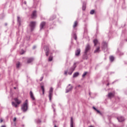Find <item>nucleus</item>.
<instances>
[{"label":"nucleus","instance_id":"nucleus-1","mask_svg":"<svg viewBox=\"0 0 127 127\" xmlns=\"http://www.w3.org/2000/svg\"><path fill=\"white\" fill-rule=\"evenodd\" d=\"M14 100L15 101V102L16 104H15V103H14L13 102H12V103H11L12 105V106H13L15 108H17L18 105L21 103V101L18 100V98H14Z\"/></svg>","mask_w":127,"mask_h":127},{"label":"nucleus","instance_id":"nucleus-2","mask_svg":"<svg viewBox=\"0 0 127 127\" xmlns=\"http://www.w3.org/2000/svg\"><path fill=\"white\" fill-rule=\"evenodd\" d=\"M28 104V101L26 100L25 102L23 104V106H22V110L23 112H26L28 107H27V104Z\"/></svg>","mask_w":127,"mask_h":127},{"label":"nucleus","instance_id":"nucleus-3","mask_svg":"<svg viewBox=\"0 0 127 127\" xmlns=\"http://www.w3.org/2000/svg\"><path fill=\"white\" fill-rule=\"evenodd\" d=\"M36 24V22H30L29 26L30 27L31 31L34 30V28L35 27Z\"/></svg>","mask_w":127,"mask_h":127},{"label":"nucleus","instance_id":"nucleus-4","mask_svg":"<svg viewBox=\"0 0 127 127\" xmlns=\"http://www.w3.org/2000/svg\"><path fill=\"white\" fill-rule=\"evenodd\" d=\"M91 47L89 44H87L85 48L84 54L86 55L87 52L90 50Z\"/></svg>","mask_w":127,"mask_h":127},{"label":"nucleus","instance_id":"nucleus-5","mask_svg":"<svg viewBox=\"0 0 127 127\" xmlns=\"http://www.w3.org/2000/svg\"><path fill=\"white\" fill-rule=\"evenodd\" d=\"M53 88H50V91H49V97L50 101H52V98L53 96Z\"/></svg>","mask_w":127,"mask_h":127},{"label":"nucleus","instance_id":"nucleus-6","mask_svg":"<svg viewBox=\"0 0 127 127\" xmlns=\"http://www.w3.org/2000/svg\"><path fill=\"white\" fill-rule=\"evenodd\" d=\"M45 51H46V56H48L49 55V48L46 46L44 48Z\"/></svg>","mask_w":127,"mask_h":127},{"label":"nucleus","instance_id":"nucleus-7","mask_svg":"<svg viewBox=\"0 0 127 127\" xmlns=\"http://www.w3.org/2000/svg\"><path fill=\"white\" fill-rule=\"evenodd\" d=\"M31 17L32 19L36 18V11L34 10L33 11L32 14L31 15Z\"/></svg>","mask_w":127,"mask_h":127},{"label":"nucleus","instance_id":"nucleus-8","mask_svg":"<svg viewBox=\"0 0 127 127\" xmlns=\"http://www.w3.org/2000/svg\"><path fill=\"white\" fill-rule=\"evenodd\" d=\"M45 25H46V22H42L40 24V29H43L44 26H45Z\"/></svg>","mask_w":127,"mask_h":127},{"label":"nucleus","instance_id":"nucleus-9","mask_svg":"<svg viewBox=\"0 0 127 127\" xmlns=\"http://www.w3.org/2000/svg\"><path fill=\"white\" fill-rule=\"evenodd\" d=\"M80 54V49H77V50H76V51H75V56L78 57V56H79Z\"/></svg>","mask_w":127,"mask_h":127},{"label":"nucleus","instance_id":"nucleus-10","mask_svg":"<svg viewBox=\"0 0 127 127\" xmlns=\"http://www.w3.org/2000/svg\"><path fill=\"white\" fill-rule=\"evenodd\" d=\"M100 48L99 47V46L98 47H96V50H95V51H94V53H98L100 52Z\"/></svg>","mask_w":127,"mask_h":127},{"label":"nucleus","instance_id":"nucleus-11","mask_svg":"<svg viewBox=\"0 0 127 127\" xmlns=\"http://www.w3.org/2000/svg\"><path fill=\"white\" fill-rule=\"evenodd\" d=\"M30 97L32 99V100H35V98L34 97V95H33V93L31 91L30 92Z\"/></svg>","mask_w":127,"mask_h":127},{"label":"nucleus","instance_id":"nucleus-12","mask_svg":"<svg viewBox=\"0 0 127 127\" xmlns=\"http://www.w3.org/2000/svg\"><path fill=\"white\" fill-rule=\"evenodd\" d=\"M72 89V87L69 84L67 88L66 92V93L68 92L69 91H71Z\"/></svg>","mask_w":127,"mask_h":127},{"label":"nucleus","instance_id":"nucleus-13","mask_svg":"<svg viewBox=\"0 0 127 127\" xmlns=\"http://www.w3.org/2000/svg\"><path fill=\"white\" fill-rule=\"evenodd\" d=\"M117 119L118 120V121L120 122H123L124 121V118L122 117H119V118H117Z\"/></svg>","mask_w":127,"mask_h":127},{"label":"nucleus","instance_id":"nucleus-14","mask_svg":"<svg viewBox=\"0 0 127 127\" xmlns=\"http://www.w3.org/2000/svg\"><path fill=\"white\" fill-rule=\"evenodd\" d=\"M93 43L94 44V46H96L99 43V42L97 39H95V40H93Z\"/></svg>","mask_w":127,"mask_h":127},{"label":"nucleus","instance_id":"nucleus-15","mask_svg":"<svg viewBox=\"0 0 127 127\" xmlns=\"http://www.w3.org/2000/svg\"><path fill=\"white\" fill-rule=\"evenodd\" d=\"M114 96V93H110L108 94V97L111 98V97H113Z\"/></svg>","mask_w":127,"mask_h":127},{"label":"nucleus","instance_id":"nucleus-16","mask_svg":"<svg viewBox=\"0 0 127 127\" xmlns=\"http://www.w3.org/2000/svg\"><path fill=\"white\" fill-rule=\"evenodd\" d=\"M32 62H33V59H32V58H30V59H28L27 61V63L29 64Z\"/></svg>","mask_w":127,"mask_h":127},{"label":"nucleus","instance_id":"nucleus-17","mask_svg":"<svg viewBox=\"0 0 127 127\" xmlns=\"http://www.w3.org/2000/svg\"><path fill=\"white\" fill-rule=\"evenodd\" d=\"M77 24H78V22H77V21H75L73 25V27L75 28L77 26Z\"/></svg>","mask_w":127,"mask_h":127},{"label":"nucleus","instance_id":"nucleus-18","mask_svg":"<svg viewBox=\"0 0 127 127\" xmlns=\"http://www.w3.org/2000/svg\"><path fill=\"white\" fill-rule=\"evenodd\" d=\"M70 127H73V118H72V117L71 118Z\"/></svg>","mask_w":127,"mask_h":127},{"label":"nucleus","instance_id":"nucleus-19","mask_svg":"<svg viewBox=\"0 0 127 127\" xmlns=\"http://www.w3.org/2000/svg\"><path fill=\"white\" fill-rule=\"evenodd\" d=\"M41 89H42V92H43V95H44V92H45V89H44V86H42L41 87Z\"/></svg>","mask_w":127,"mask_h":127},{"label":"nucleus","instance_id":"nucleus-20","mask_svg":"<svg viewBox=\"0 0 127 127\" xmlns=\"http://www.w3.org/2000/svg\"><path fill=\"white\" fill-rule=\"evenodd\" d=\"M17 21L19 24L21 22V19H20V17L17 16Z\"/></svg>","mask_w":127,"mask_h":127},{"label":"nucleus","instance_id":"nucleus-21","mask_svg":"<svg viewBox=\"0 0 127 127\" xmlns=\"http://www.w3.org/2000/svg\"><path fill=\"white\" fill-rule=\"evenodd\" d=\"M16 66L17 68H19V67L20 66V63L17 62L16 63Z\"/></svg>","mask_w":127,"mask_h":127},{"label":"nucleus","instance_id":"nucleus-22","mask_svg":"<svg viewBox=\"0 0 127 127\" xmlns=\"http://www.w3.org/2000/svg\"><path fill=\"white\" fill-rule=\"evenodd\" d=\"M103 45L104 47H107V44L106 42H103Z\"/></svg>","mask_w":127,"mask_h":127},{"label":"nucleus","instance_id":"nucleus-23","mask_svg":"<svg viewBox=\"0 0 127 127\" xmlns=\"http://www.w3.org/2000/svg\"><path fill=\"white\" fill-rule=\"evenodd\" d=\"M78 75H79V73L78 72H76V73H74L73 77H76L78 76Z\"/></svg>","mask_w":127,"mask_h":127},{"label":"nucleus","instance_id":"nucleus-24","mask_svg":"<svg viewBox=\"0 0 127 127\" xmlns=\"http://www.w3.org/2000/svg\"><path fill=\"white\" fill-rule=\"evenodd\" d=\"M110 60L112 62H113L114 60V57L111 56V57H110Z\"/></svg>","mask_w":127,"mask_h":127},{"label":"nucleus","instance_id":"nucleus-25","mask_svg":"<svg viewBox=\"0 0 127 127\" xmlns=\"http://www.w3.org/2000/svg\"><path fill=\"white\" fill-rule=\"evenodd\" d=\"M94 12H95V10L92 9L90 11V14L92 15L94 13Z\"/></svg>","mask_w":127,"mask_h":127},{"label":"nucleus","instance_id":"nucleus-26","mask_svg":"<svg viewBox=\"0 0 127 127\" xmlns=\"http://www.w3.org/2000/svg\"><path fill=\"white\" fill-rule=\"evenodd\" d=\"M53 60V57H52L51 56L50 57H49V62H51Z\"/></svg>","mask_w":127,"mask_h":127},{"label":"nucleus","instance_id":"nucleus-27","mask_svg":"<svg viewBox=\"0 0 127 127\" xmlns=\"http://www.w3.org/2000/svg\"><path fill=\"white\" fill-rule=\"evenodd\" d=\"M87 74V72H85L83 74V75H82V77H84L85 76H86V75Z\"/></svg>","mask_w":127,"mask_h":127},{"label":"nucleus","instance_id":"nucleus-28","mask_svg":"<svg viewBox=\"0 0 127 127\" xmlns=\"http://www.w3.org/2000/svg\"><path fill=\"white\" fill-rule=\"evenodd\" d=\"M85 9H86V7L85 6H83V7H82V10H85Z\"/></svg>","mask_w":127,"mask_h":127},{"label":"nucleus","instance_id":"nucleus-29","mask_svg":"<svg viewBox=\"0 0 127 127\" xmlns=\"http://www.w3.org/2000/svg\"><path fill=\"white\" fill-rule=\"evenodd\" d=\"M67 73V71H64V75H66Z\"/></svg>","mask_w":127,"mask_h":127},{"label":"nucleus","instance_id":"nucleus-30","mask_svg":"<svg viewBox=\"0 0 127 127\" xmlns=\"http://www.w3.org/2000/svg\"><path fill=\"white\" fill-rule=\"evenodd\" d=\"M16 121V118H14L13 122H15Z\"/></svg>","mask_w":127,"mask_h":127},{"label":"nucleus","instance_id":"nucleus-31","mask_svg":"<svg viewBox=\"0 0 127 127\" xmlns=\"http://www.w3.org/2000/svg\"><path fill=\"white\" fill-rule=\"evenodd\" d=\"M75 67L74 69H72V72L70 74V75L72 74V72L74 70Z\"/></svg>","mask_w":127,"mask_h":127},{"label":"nucleus","instance_id":"nucleus-32","mask_svg":"<svg viewBox=\"0 0 127 127\" xmlns=\"http://www.w3.org/2000/svg\"><path fill=\"white\" fill-rule=\"evenodd\" d=\"M3 120H2V119H0V123H2V122H3Z\"/></svg>","mask_w":127,"mask_h":127},{"label":"nucleus","instance_id":"nucleus-33","mask_svg":"<svg viewBox=\"0 0 127 127\" xmlns=\"http://www.w3.org/2000/svg\"><path fill=\"white\" fill-rule=\"evenodd\" d=\"M96 111H97L98 113L100 114V112L99 110H96Z\"/></svg>","mask_w":127,"mask_h":127},{"label":"nucleus","instance_id":"nucleus-34","mask_svg":"<svg viewBox=\"0 0 127 127\" xmlns=\"http://www.w3.org/2000/svg\"><path fill=\"white\" fill-rule=\"evenodd\" d=\"M93 109L95 110V111L97 110V109H96L94 107H93Z\"/></svg>","mask_w":127,"mask_h":127},{"label":"nucleus","instance_id":"nucleus-35","mask_svg":"<svg viewBox=\"0 0 127 127\" xmlns=\"http://www.w3.org/2000/svg\"><path fill=\"white\" fill-rule=\"evenodd\" d=\"M1 127H6L5 126H2Z\"/></svg>","mask_w":127,"mask_h":127},{"label":"nucleus","instance_id":"nucleus-36","mask_svg":"<svg viewBox=\"0 0 127 127\" xmlns=\"http://www.w3.org/2000/svg\"><path fill=\"white\" fill-rule=\"evenodd\" d=\"M77 87H80V85H78Z\"/></svg>","mask_w":127,"mask_h":127},{"label":"nucleus","instance_id":"nucleus-37","mask_svg":"<svg viewBox=\"0 0 127 127\" xmlns=\"http://www.w3.org/2000/svg\"><path fill=\"white\" fill-rule=\"evenodd\" d=\"M14 89H16V87H14Z\"/></svg>","mask_w":127,"mask_h":127},{"label":"nucleus","instance_id":"nucleus-38","mask_svg":"<svg viewBox=\"0 0 127 127\" xmlns=\"http://www.w3.org/2000/svg\"><path fill=\"white\" fill-rule=\"evenodd\" d=\"M22 54H23V53H22L21 54V55H22Z\"/></svg>","mask_w":127,"mask_h":127},{"label":"nucleus","instance_id":"nucleus-39","mask_svg":"<svg viewBox=\"0 0 127 127\" xmlns=\"http://www.w3.org/2000/svg\"><path fill=\"white\" fill-rule=\"evenodd\" d=\"M5 25L7 26V24H5Z\"/></svg>","mask_w":127,"mask_h":127},{"label":"nucleus","instance_id":"nucleus-40","mask_svg":"<svg viewBox=\"0 0 127 127\" xmlns=\"http://www.w3.org/2000/svg\"><path fill=\"white\" fill-rule=\"evenodd\" d=\"M54 127H57V126L55 125V126H54Z\"/></svg>","mask_w":127,"mask_h":127},{"label":"nucleus","instance_id":"nucleus-41","mask_svg":"<svg viewBox=\"0 0 127 127\" xmlns=\"http://www.w3.org/2000/svg\"><path fill=\"white\" fill-rule=\"evenodd\" d=\"M89 127H92V126H90Z\"/></svg>","mask_w":127,"mask_h":127},{"label":"nucleus","instance_id":"nucleus-42","mask_svg":"<svg viewBox=\"0 0 127 127\" xmlns=\"http://www.w3.org/2000/svg\"><path fill=\"white\" fill-rule=\"evenodd\" d=\"M109 85V84L108 83V84H107V85Z\"/></svg>","mask_w":127,"mask_h":127}]
</instances>
